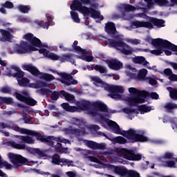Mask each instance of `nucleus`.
I'll return each mask as SVG.
<instances>
[{"mask_svg":"<svg viewBox=\"0 0 177 177\" xmlns=\"http://www.w3.org/2000/svg\"><path fill=\"white\" fill-rule=\"evenodd\" d=\"M90 114L93 117H97L98 115L100 118V121L107 124L108 127L112 129L114 133L122 135L124 138H127L128 140H130V143H146V142H149V140H150L147 136H145V131H142L140 133V132L138 133V131L133 129H129L127 131H121V128L117 122L109 120L102 114H100L99 112L91 111Z\"/></svg>","mask_w":177,"mask_h":177,"instance_id":"1","label":"nucleus"},{"mask_svg":"<svg viewBox=\"0 0 177 177\" xmlns=\"http://www.w3.org/2000/svg\"><path fill=\"white\" fill-rule=\"evenodd\" d=\"M129 92L131 95V97L127 98V102L129 104V106H138V103H144L145 99L150 96L151 99L157 100L160 96L157 93H149L146 91L138 90L136 88L131 87L129 88ZM144 97V99L142 98Z\"/></svg>","mask_w":177,"mask_h":177,"instance_id":"2","label":"nucleus"},{"mask_svg":"<svg viewBox=\"0 0 177 177\" xmlns=\"http://www.w3.org/2000/svg\"><path fill=\"white\" fill-rule=\"evenodd\" d=\"M108 44L109 48H115L118 50H120L122 55H125V56H131L133 55V48L131 47V46L128 45L122 39H118V40L113 39H108Z\"/></svg>","mask_w":177,"mask_h":177,"instance_id":"3","label":"nucleus"},{"mask_svg":"<svg viewBox=\"0 0 177 177\" xmlns=\"http://www.w3.org/2000/svg\"><path fill=\"white\" fill-rule=\"evenodd\" d=\"M76 106H77L80 110H89L91 109V106H93V107H94V109L98 111H102V113H109L107 105H106L104 103L99 102H95L91 104V102L83 100L82 101H77L76 102Z\"/></svg>","mask_w":177,"mask_h":177,"instance_id":"4","label":"nucleus"},{"mask_svg":"<svg viewBox=\"0 0 177 177\" xmlns=\"http://www.w3.org/2000/svg\"><path fill=\"white\" fill-rule=\"evenodd\" d=\"M115 153H116V156H118V157H122V158L129 161H140L142 160V155L135 153V151L131 149L117 148L115 150Z\"/></svg>","mask_w":177,"mask_h":177,"instance_id":"5","label":"nucleus"},{"mask_svg":"<svg viewBox=\"0 0 177 177\" xmlns=\"http://www.w3.org/2000/svg\"><path fill=\"white\" fill-rule=\"evenodd\" d=\"M95 0H73V3L71 5L70 8L72 10H77L85 16V8H88L82 5H91V8H96V4L92 3Z\"/></svg>","mask_w":177,"mask_h":177,"instance_id":"6","label":"nucleus"},{"mask_svg":"<svg viewBox=\"0 0 177 177\" xmlns=\"http://www.w3.org/2000/svg\"><path fill=\"white\" fill-rule=\"evenodd\" d=\"M111 169L120 177H140V174L135 170H129L127 167H121L115 165H111Z\"/></svg>","mask_w":177,"mask_h":177,"instance_id":"7","label":"nucleus"},{"mask_svg":"<svg viewBox=\"0 0 177 177\" xmlns=\"http://www.w3.org/2000/svg\"><path fill=\"white\" fill-rule=\"evenodd\" d=\"M8 156L15 167H22V165H27L28 164V160L21 155L9 153Z\"/></svg>","mask_w":177,"mask_h":177,"instance_id":"8","label":"nucleus"},{"mask_svg":"<svg viewBox=\"0 0 177 177\" xmlns=\"http://www.w3.org/2000/svg\"><path fill=\"white\" fill-rule=\"evenodd\" d=\"M42 138L44 140L41 141V143H45L47 146H50V147H53V146H55V142H58V143H65V145L66 143H70V141L68 139L60 137L55 138L52 136L46 137V136H43ZM53 140L55 142H53Z\"/></svg>","mask_w":177,"mask_h":177,"instance_id":"9","label":"nucleus"},{"mask_svg":"<svg viewBox=\"0 0 177 177\" xmlns=\"http://www.w3.org/2000/svg\"><path fill=\"white\" fill-rule=\"evenodd\" d=\"M106 91L110 92V96L112 99H117L121 97V95L118 93H124V88L120 86H110L107 84L105 86Z\"/></svg>","mask_w":177,"mask_h":177,"instance_id":"10","label":"nucleus"},{"mask_svg":"<svg viewBox=\"0 0 177 177\" xmlns=\"http://www.w3.org/2000/svg\"><path fill=\"white\" fill-rule=\"evenodd\" d=\"M88 15H91V17L93 19H97L98 20H96V23H101L103 19H104V17L100 15V11L93 9V7L84 8V16H88Z\"/></svg>","mask_w":177,"mask_h":177,"instance_id":"11","label":"nucleus"},{"mask_svg":"<svg viewBox=\"0 0 177 177\" xmlns=\"http://www.w3.org/2000/svg\"><path fill=\"white\" fill-rule=\"evenodd\" d=\"M21 134L30 135V136H35L36 140L39 142H44L45 139L43 138L42 134L35 131L28 130L24 128H20L19 131Z\"/></svg>","mask_w":177,"mask_h":177,"instance_id":"12","label":"nucleus"},{"mask_svg":"<svg viewBox=\"0 0 177 177\" xmlns=\"http://www.w3.org/2000/svg\"><path fill=\"white\" fill-rule=\"evenodd\" d=\"M2 104L15 106V107H19V109L26 108V106L21 104H19V103L15 104V101L13 100V98L10 97H0V106H2Z\"/></svg>","mask_w":177,"mask_h":177,"instance_id":"13","label":"nucleus"},{"mask_svg":"<svg viewBox=\"0 0 177 177\" xmlns=\"http://www.w3.org/2000/svg\"><path fill=\"white\" fill-rule=\"evenodd\" d=\"M61 78H62V83L66 85V86H70V85H77L78 81L74 80L71 75L67 73H61Z\"/></svg>","mask_w":177,"mask_h":177,"instance_id":"14","label":"nucleus"},{"mask_svg":"<svg viewBox=\"0 0 177 177\" xmlns=\"http://www.w3.org/2000/svg\"><path fill=\"white\" fill-rule=\"evenodd\" d=\"M11 32H13V29L8 28V30L0 29L2 42H12V39H13V35H12Z\"/></svg>","mask_w":177,"mask_h":177,"instance_id":"15","label":"nucleus"},{"mask_svg":"<svg viewBox=\"0 0 177 177\" xmlns=\"http://www.w3.org/2000/svg\"><path fill=\"white\" fill-rule=\"evenodd\" d=\"M24 70L28 71L34 77H38L39 78L41 72L37 68V66H33L32 64H26L23 66Z\"/></svg>","mask_w":177,"mask_h":177,"instance_id":"16","label":"nucleus"},{"mask_svg":"<svg viewBox=\"0 0 177 177\" xmlns=\"http://www.w3.org/2000/svg\"><path fill=\"white\" fill-rule=\"evenodd\" d=\"M133 26H134L136 28H141L142 27H144L145 28H149V30L154 28L151 22L145 21H135L133 22Z\"/></svg>","mask_w":177,"mask_h":177,"instance_id":"17","label":"nucleus"},{"mask_svg":"<svg viewBox=\"0 0 177 177\" xmlns=\"http://www.w3.org/2000/svg\"><path fill=\"white\" fill-rule=\"evenodd\" d=\"M146 41L148 42V44H151L153 46H155L156 49H158L160 48L163 47L165 39H162L161 38H158V39L147 38Z\"/></svg>","mask_w":177,"mask_h":177,"instance_id":"18","label":"nucleus"},{"mask_svg":"<svg viewBox=\"0 0 177 177\" xmlns=\"http://www.w3.org/2000/svg\"><path fill=\"white\" fill-rule=\"evenodd\" d=\"M17 53L19 55H24L28 52V43L27 41H21L19 44L17 46Z\"/></svg>","mask_w":177,"mask_h":177,"instance_id":"19","label":"nucleus"},{"mask_svg":"<svg viewBox=\"0 0 177 177\" xmlns=\"http://www.w3.org/2000/svg\"><path fill=\"white\" fill-rule=\"evenodd\" d=\"M12 70H15L16 71L15 73H8V75L10 77H13L14 78H16L17 80H21L24 77V73L20 68L16 66H12Z\"/></svg>","mask_w":177,"mask_h":177,"instance_id":"20","label":"nucleus"},{"mask_svg":"<svg viewBox=\"0 0 177 177\" xmlns=\"http://www.w3.org/2000/svg\"><path fill=\"white\" fill-rule=\"evenodd\" d=\"M108 66L111 70H120V68H122V63L117 59L108 61Z\"/></svg>","mask_w":177,"mask_h":177,"instance_id":"21","label":"nucleus"},{"mask_svg":"<svg viewBox=\"0 0 177 177\" xmlns=\"http://www.w3.org/2000/svg\"><path fill=\"white\" fill-rule=\"evenodd\" d=\"M105 31L109 35H114L117 32V28L115 24L113 22H108L105 25Z\"/></svg>","mask_w":177,"mask_h":177,"instance_id":"22","label":"nucleus"},{"mask_svg":"<svg viewBox=\"0 0 177 177\" xmlns=\"http://www.w3.org/2000/svg\"><path fill=\"white\" fill-rule=\"evenodd\" d=\"M162 48H164V49H169L172 52H174V55L177 56V46L171 43V41L165 39Z\"/></svg>","mask_w":177,"mask_h":177,"instance_id":"23","label":"nucleus"},{"mask_svg":"<svg viewBox=\"0 0 177 177\" xmlns=\"http://www.w3.org/2000/svg\"><path fill=\"white\" fill-rule=\"evenodd\" d=\"M73 55L70 54H64L62 56H59V62L62 63H66V62H68L69 63H72V64H74L75 63V59H73Z\"/></svg>","mask_w":177,"mask_h":177,"instance_id":"24","label":"nucleus"},{"mask_svg":"<svg viewBox=\"0 0 177 177\" xmlns=\"http://www.w3.org/2000/svg\"><path fill=\"white\" fill-rule=\"evenodd\" d=\"M149 23L158 28H161V27H165V21L164 19H158L157 18H151Z\"/></svg>","mask_w":177,"mask_h":177,"instance_id":"25","label":"nucleus"},{"mask_svg":"<svg viewBox=\"0 0 177 177\" xmlns=\"http://www.w3.org/2000/svg\"><path fill=\"white\" fill-rule=\"evenodd\" d=\"M18 139L21 140L22 143H26L27 145H34L35 143V140L30 136H18Z\"/></svg>","mask_w":177,"mask_h":177,"instance_id":"26","label":"nucleus"},{"mask_svg":"<svg viewBox=\"0 0 177 177\" xmlns=\"http://www.w3.org/2000/svg\"><path fill=\"white\" fill-rule=\"evenodd\" d=\"M61 106L64 110H65V111H68L69 113H75V111H78V107L70 106V104L67 102L62 103Z\"/></svg>","mask_w":177,"mask_h":177,"instance_id":"27","label":"nucleus"},{"mask_svg":"<svg viewBox=\"0 0 177 177\" xmlns=\"http://www.w3.org/2000/svg\"><path fill=\"white\" fill-rule=\"evenodd\" d=\"M17 82L19 86H22L24 88H27L30 86V88H31V85H30V79L27 77H24L21 79H18Z\"/></svg>","mask_w":177,"mask_h":177,"instance_id":"28","label":"nucleus"},{"mask_svg":"<svg viewBox=\"0 0 177 177\" xmlns=\"http://www.w3.org/2000/svg\"><path fill=\"white\" fill-rule=\"evenodd\" d=\"M30 45H32L33 46H36L37 48H48V46H45L42 44V42H41V40L38 39L37 37H33V39H32L31 42L30 43Z\"/></svg>","mask_w":177,"mask_h":177,"instance_id":"29","label":"nucleus"},{"mask_svg":"<svg viewBox=\"0 0 177 177\" xmlns=\"http://www.w3.org/2000/svg\"><path fill=\"white\" fill-rule=\"evenodd\" d=\"M55 151L57 153H59L60 154H63V153H67L68 151V147H63V145L60 142H57L55 146Z\"/></svg>","mask_w":177,"mask_h":177,"instance_id":"30","label":"nucleus"},{"mask_svg":"<svg viewBox=\"0 0 177 177\" xmlns=\"http://www.w3.org/2000/svg\"><path fill=\"white\" fill-rule=\"evenodd\" d=\"M134 63L136 64H142V66H147L149 64V62L146 61V58L143 56L134 58Z\"/></svg>","mask_w":177,"mask_h":177,"instance_id":"31","label":"nucleus"},{"mask_svg":"<svg viewBox=\"0 0 177 177\" xmlns=\"http://www.w3.org/2000/svg\"><path fill=\"white\" fill-rule=\"evenodd\" d=\"M62 158H60V155L57 153H55L51 157V162L52 164H55V165H61L62 164Z\"/></svg>","mask_w":177,"mask_h":177,"instance_id":"32","label":"nucleus"},{"mask_svg":"<svg viewBox=\"0 0 177 177\" xmlns=\"http://www.w3.org/2000/svg\"><path fill=\"white\" fill-rule=\"evenodd\" d=\"M33 88L35 89H39V88H48V83L42 82L41 80H37L35 84H33Z\"/></svg>","mask_w":177,"mask_h":177,"instance_id":"33","label":"nucleus"},{"mask_svg":"<svg viewBox=\"0 0 177 177\" xmlns=\"http://www.w3.org/2000/svg\"><path fill=\"white\" fill-rule=\"evenodd\" d=\"M40 80H44L45 81H53L55 76L48 73H42L39 76Z\"/></svg>","mask_w":177,"mask_h":177,"instance_id":"34","label":"nucleus"},{"mask_svg":"<svg viewBox=\"0 0 177 177\" xmlns=\"http://www.w3.org/2000/svg\"><path fill=\"white\" fill-rule=\"evenodd\" d=\"M138 109L140 114H145V113H150V111H151V107L147 106L146 104L139 106Z\"/></svg>","mask_w":177,"mask_h":177,"instance_id":"35","label":"nucleus"},{"mask_svg":"<svg viewBox=\"0 0 177 177\" xmlns=\"http://www.w3.org/2000/svg\"><path fill=\"white\" fill-rule=\"evenodd\" d=\"M70 13L71 17L73 20L74 23H81V19H80L78 12H75V10H72Z\"/></svg>","mask_w":177,"mask_h":177,"instance_id":"36","label":"nucleus"},{"mask_svg":"<svg viewBox=\"0 0 177 177\" xmlns=\"http://www.w3.org/2000/svg\"><path fill=\"white\" fill-rule=\"evenodd\" d=\"M10 146L14 149H17L18 150H24L26 149V145L17 144L15 141L10 142Z\"/></svg>","mask_w":177,"mask_h":177,"instance_id":"37","label":"nucleus"},{"mask_svg":"<svg viewBox=\"0 0 177 177\" xmlns=\"http://www.w3.org/2000/svg\"><path fill=\"white\" fill-rule=\"evenodd\" d=\"M72 164H74V162L73 160H70L68 159H66V158H62L61 160V167H63V166H67V167H74V165H72Z\"/></svg>","mask_w":177,"mask_h":177,"instance_id":"38","label":"nucleus"},{"mask_svg":"<svg viewBox=\"0 0 177 177\" xmlns=\"http://www.w3.org/2000/svg\"><path fill=\"white\" fill-rule=\"evenodd\" d=\"M122 6L124 12H135L136 10V8L131 4H123Z\"/></svg>","mask_w":177,"mask_h":177,"instance_id":"39","label":"nucleus"},{"mask_svg":"<svg viewBox=\"0 0 177 177\" xmlns=\"http://www.w3.org/2000/svg\"><path fill=\"white\" fill-rule=\"evenodd\" d=\"M79 58H80L82 60H84V62H92V60H93V57H92V55H86V53L82 54Z\"/></svg>","mask_w":177,"mask_h":177,"instance_id":"40","label":"nucleus"},{"mask_svg":"<svg viewBox=\"0 0 177 177\" xmlns=\"http://www.w3.org/2000/svg\"><path fill=\"white\" fill-rule=\"evenodd\" d=\"M94 70H95V71H99L100 74H106L107 73V68L100 65H95L94 66Z\"/></svg>","mask_w":177,"mask_h":177,"instance_id":"41","label":"nucleus"},{"mask_svg":"<svg viewBox=\"0 0 177 177\" xmlns=\"http://www.w3.org/2000/svg\"><path fill=\"white\" fill-rule=\"evenodd\" d=\"M18 10L21 11V13H28L30 9L28 6L19 5L17 7Z\"/></svg>","mask_w":177,"mask_h":177,"instance_id":"42","label":"nucleus"},{"mask_svg":"<svg viewBox=\"0 0 177 177\" xmlns=\"http://www.w3.org/2000/svg\"><path fill=\"white\" fill-rule=\"evenodd\" d=\"M123 111L124 113H125V114H134V113L136 114L139 113V111H138V109L134 108H124L123 109Z\"/></svg>","mask_w":177,"mask_h":177,"instance_id":"43","label":"nucleus"},{"mask_svg":"<svg viewBox=\"0 0 177 177\" xmlns=\"http://www.w3.org/2000/svg\"><path fill=\"white\" fill-rule=\"evenodd\" d=\"M146 75H147V69L143 68L138 72L137 78H138V80H143Z\"/></svg>","mask_w":177,"mask_h":177,"instance_id":"44","label":"nucleus"},{"mask_svg":"<svg viewBox=\"0 0 177 177\" xmlns=\"http://www.w3.org/2000/svg\"><path fill=\"white\" fill-rule=\"evenodd\" d=\"M164 109H167V110L169 111H171V110L177 109V104L168 102L164 106Z\"/></svg>","mask_w":177,"mask_h":177,"instance_id":"45","label":"nucleus"},{"mask_svg":"<svg viewBox=\"0 0 177 177\" xmlns=\"http://www.w3.org/2000/svg\"><path fill=\"white\" fill-rule=\"evenodd\" d=\"M3 167H6L7 169H10V168H12V165L9 164L6 161H2V157L0 155V168H3Z\"/></svg>","mask_w":177,"mask_h":177,"instance_id":"46","label":"nucleus"},{"mask_svg":"<svg viewBox=\"0 0 177 177\" xmlns=\"http://www.w3.org/2000/svg\"><path fill=\"white\" fill-rule=\"evenodd\" d=\"M24 103L28 104V106H35V104H37V101L31 97H26Z\"/></svg>","mask_w":177,"mask_h":177,"instance_id":"47","label":"nucleus"},{"mask_svg":"<svg viewBox=\"0 0 177 177\" xmlns=\"http://www.w3.org/2000/svg\"><path fill=\"white\" fill-rule=\"evenodd\" d=\"M14 96H15L17 100H19V102H24V103L26 102V99L27 97L23 95L22 94H20V93H18V92H15L14 94Z\"/></svg>","mask_w":177,"mask_h":177,"instance_id":"48","label":"nucleus"},{"mask_svg":"<svg viewBox=\"0 0 177 177\" xmlns=\"http://www.w3.org/2000/svg\"><path fill=\"white\" fill-rule=\"evenodd\" d=\"M35 37V36H34L32 33H26L24 35L23 39H26V41H27V42H29V44H31V41Z\"/></svg>","mask_w":177,"mask_h":177,"instance_id":"49","label":"nucleus"},{"mask_svg":"<svg viewBox=\"0 0 177 177\" xmlns=\"http://www.w3.org/2000/svg\"><path fill=\"white\" fill-rule=\"evenodd\" d=\"M47 57L48 59H50L51 60H60V56H59L53 53H50V51H48Z\"/></svg>","mask_w":177,"mask_h":177,"instance_id":"50","label":"nucleus"},{"mask_svg":"<svg viewBox=\"0 0 177 177\" xmlns=\"http://www.w3.org/2000/svg\"><path fill=\"white\" fill-rule=\"evenodd\" d=\"M116 143H119L120 145H125L128 140L125 139L124 137L118 136L115 138Z\"/></svg>","mask_w":177,"mask_h":177,"instance_id":"51","label":"nucleus"},{"mask_svg":"<svg viewBox=\"0 0 177 177\" xmlns=\"http://www.w3.org/2000/svg\"><path fill=\"white\" fill-rule=\"evenodd\" d=\"M153 2L158 3V5H160V6H168V4L169 3L168 0H153Z\"/></svg>","mask_w":177,"mask_h":177,"instance_id":"52","label":"nucleus"},{"mask_svg":"<svg viewBox=\"0 0 177 177\" xmlns=\"http://www.w3.org/2000/svg\"><path fill=\"white\" fill-rule=\"evenodd\" d=\"M169 95L171 99L173 100H177V89L176 88H171L169 91Z\"/></svg>","mask_w":177,"mask_h":177,"instance_id":"53","label":"nucleus"},{"mask_svg":"<svg viewBox=\"0 0 177 177\" xmlns=\"http://www.w3.org/2000/svg\"><path fill=\"white\" fill-rule=\"evenodd\" d=\"M162 49H164V47L159 48L157 50H151L150 51V53L152 55H156V56H160V55H161L162 53V52L164 51V50H162Z\"/></svg>","mask_w":177,"mask_h":177,"instance_id":"54","label":"nucleus"},{"mask_svg":"<svg viewBox=\"0 0 177 177\" xmlns=\"http://www.w3.org/2000/svg\"><path fill=\"white\" fill-rule=\"evenodd\" d=\"M97 142H93V141H87L86 145L90 149H92V150H96V146Z\"/></svg>","mask_w":177,"mask_h":177,"instance_id":"55","label":"nucleus"},{"mask_svg":"<svg viewBox=\"0 0 177 177\" xmlns=\"http://www.w3.org/2000/svg\"><path fill=\"white\" fill-rule=\"evenodd\" d=\"M37 24L41 28H48L49 27V24L44 21H37Z\"/></svg>","mask_w":177,"mask_h":177,"instance_id":"56","label":"nucleus"},{"mask_svg":"<svg viewBox=\"0 0 177 177\" xmlns=\"http://www.w3.org/2000/svg\"><path fill=\"white\" fill-rule=\"evenodd\" d=\"M39 92L41 95H50V93H52V91H50V89L44 88H41V89H39Z\"/></svg>","mask_w":177,"mask_h":177,"instance_id":"57","label":"nucleus"},{"mask_svg":"<svg viewBox=\"0 0 177 177\" xmlns=\"http://www.w3.org/2000/svg\"><path fill=\"white\" fill-rule=\"evenodd\" d=\"M71 121L73 125H77V127H80L82 124V120L76 118H73Z\"/></svg>","mask_w":177,"mask_h":177,"instance_id":"58","label":"nucleus"},{"mask_svg":"<svg viewBox=\"0 0 177 177\" xmlns=\"http://www.w3.org/2000/svg\"><path fill=\"white\" fill-rule=\"evenodd\" d=\"M3 8H6V9H12L13 8V3L10 1H6L5 3L2 4Z\"/></svg>","mask_w":177,"mask_h":177,"instance_id":"59","label":"nucleus"},{"mask_svg":"<svg viewBox=\"0 0 177 177\" xmlns=\"http://www.w3.org/2000/svg\"><path fill=\"white\" fill-rule=\"evenodd\" d=\"M65 99L67 100V102H74V100H75V96H74L73 94L67 93Z\"/></svg>","mask_w":177,"mask_h":177,"instance_id":"60","label":"nucleus"},{"mask_svg":"<svg viewBox=\"0 0 177 177\" xmlns=\"http://www.w3.org/2000/svg\"><path fill=\"white\" fill-rule=\"evenodd\" d=\"M16 124L13 122H9L8 124L4 123L3 128V129H5V128H8V129H13V127Z\"/></svg>","mask_w":177,"mask_h":177,"instance_id":"61","label":"nucleus"},{"mask_svg":"<svg viewBox=\"0 0 177 177\" xmlns=\"http://www.w3.org/2000/svg\"><path fill=\"white\" fill-rule=\"evenodd\" d=\"M59 92L58 91H53L51 93L50 99L51 100H57L59 99Z\"/></svg>","mask_w":177,"mask_h":177,"instance_id":"62","label":"nucleus"},{"mask_svg":"<svg viewBox=\"0 0 177 177\" xmlns=\"http://www.w3.org/2000/svg\"><path fill=\"white\" fill-rule=\"evenodd\" d=\"M39 53L41 54V55H44V57H48V55L49 53V50L46 49V48H40L39 50Z\"/></svg>","mask_w":177,"mask_h":177,"instance_id":"63","label":"nucleus"},{"mask_svg":"<svg viewBox=\"0 0 177 177\" xmlns=\"http://www.w3.org/2000/svg\"><path fill=\"white\" fill-rule=\"evenodd\" d=\"M169 80L170 81H173L174 82H177V75H175L174 73L170 75V76L169 77Z\"/></svg>","mask_w":177,"mask_h":177,"instance_id":"64","label":"nucleus"}]
</instances>
